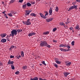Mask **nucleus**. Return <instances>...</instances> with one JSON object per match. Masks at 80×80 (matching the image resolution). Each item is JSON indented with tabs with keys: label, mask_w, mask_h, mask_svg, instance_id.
I'll return each instance as SVG.
<instances>
[{
	"label": "nucleus",
	"mask_w": 80,
	"mask_h": 80,
	"mask_svg": "<svg viewBox=\"0 0 80 80\" xmlns=\"http://www.w3.org/2000/svg\"><path fill=\"white\" fill-rule=\"evenodd\" d=\"M14 46H11V48H9V49L10 50H11V48H14Z\"/></svg>",
	"instance_id": "nucleus-38"
},
{
	"label": "nucleus",
	"mask_w": 80,
	"mask_h": 80,
	"mask_svg": "<svg viewBox=\"0 0 80 80\" xmlns=\"http://www.w3.org/2000/svg\"><path fill=\"white\" fill-rule=\"evenodd\" d=\"M75 43V41H72V42L71 44L72 46H74V44Z\"/></svg>",
	"instance_id": "nucleus-33"
},
{
	"label": "nucleus",
	"mask_w": 80,
	"mask_h": 80,
	"mask_svg": "<svg viewBox=\"0 0 80 80\" xmlns=\"http://www.w3.org/2000/svg\"><path fill=\"white\" fill-rule=\"evenodd\" d=\"M14 35H17V31L15 29H12L11 31V34H10L9 36H12L13 38L14 37Z\"/></svg>",
	"instance_id": "nucleus-1"
},
{
	"label": "nucleus",
	"mask_w": 80,
	"mask_h": 80,
	"mask_svg": "<svg viewBox=\"0 0 80 80\" xmlns=\"http://www.w3.org/2000/svg\"><path fill=\"white\" fill-rule=\"evenodd\" d=\"M2 65V62H0V66Z\"/></svg>",
	"instance_id": "nucleus-54"
},
{
	"label": "nucleus",
	"mask_w": 80,
	"mask_h": 80,
	"mask_svg": "<svg viewBox=\"0 0 80 80\" xmlns=\"http://www.w3.org/2000/svg\"><path fill=\"white\" fill-rule=\"evenodd\" d=\"M39 80H47V79H43L42 78H39Z\"/></svg>",
	"instance_id": "nucleus-43"
},
{
	"label": "nucleus",
	"mask_w": 80,
	"mask_h": 80,
	"mask_svg": "<svg viewBox=\"0 0 80 80\" xmlns=\"http://www.w3.org/2000/svg\"><path fill=\"white\" fill-rule=\"evenodd\" d=\"M42 18H47V17L46 16H44V15H43V16H42Z\"/></svg>",
	"instance_id": "nucleus-37"
},
{
	"label": "nucleus",
	"mask_w": 80,
	"mask_h": 80,
	"mask_svg": "<svg viewBox=\"0 0 80 80\" xmlns=\"http://www.w3.org/2000/svg\"><path fill=\"white\" fill-rule=\"evenodd\" d=\"M47 45H48L47 42H46L45 41H44L41 42L40 44V46L42 47H45V46H46Z\"/></svg>",
	"instance_id": "nucleus-2"
},
{
	"label": "nucleus",
	"mask_w": 80,
	"mask_h": 80,
	"mask_svg": "<svg viewBox=\"0 0 80 80\" xmlns=\"http://www.w3.org/2000/svg\"><path fill=\"white\" fill-rule=\"evenodd\" d=\"M57 30V28H54L53 29H52V31H53V32H55V31H56V30Z\"/></svg>",
	"instance_id": "nucleus-31"
},
{
	"label": "nucleus",
	"mask_w": 80,
	"mask_h": 80,
	"mask_svg": "<svg viewBox=\"0 0 80 80\" xmlns=\"http://www.w3.org/2000/svg\"><path fill=\"white\" fill-rule=\"evenodd\" d=\"M36 1H38V2H39V1H40V0H36Z\"/></svg>",
	"instance_id": "nucleus-59"
},
{
	"label": "nucleus",
	"mask_w": 80,
	"mask_h": 80,
	"mask_svg": "<svg viewBox=\"0 0 80 80\" xmlns=\"http://www.w3.org/2000/svg\"><path fill=\"white\" fill-rule=\"evenodd\" d=\"M77 2H80V0H76Z\"/></svg>",
	"instance_id": "nucleus-55"
},
{
	"label": "nucleus",
	"mask_w": 80,
	"mask_h": 80,
	"mask_svg": "<svg viewBox=\"0 0 80 80\" xmlns=\"http://www.w3.org/2000/svg\"><path fill=\"white\" fill-rule=\"evenodd\" d=\"M74 8H75V10H77L78 9L77 8V6H75V5H74L73 6L71 7L69 9L68 11H70V10H73V9H74Z\"/></svg>",
	"instance_id": "nucleus-4"
},
{
	"label": "nucleus",
	"mask_w": 80,
	"mask_h": 80,
	"mask_svg": "<svg viewBox=\"0 0 80 80\" xmlns=\"http://www.w3.org/2000/svg\"><path fill=\"white\" fill-rule=\"evenodd\" d=\"M15 74H16L17 75H18V74H20V72L18 71L15 72Z\"/></svg>",
	"instance_id": "nucleus-28"
},
{
	"label": "nucleus",
	"mask_w": 80,
	"mask_h": 80,
	"mask_svg": "<svg viewBox=\"0 0 80 80\" xmlns=\"http://www.w3.org/2000/svg\"><path fill=\"white\" fill-rule=\"evenodd\" d=\"M74 32V31H72V32Z\"/></svg>",
	"instance_id": "nucleus-61"
},
{
	"label": "nucleus",
	"mask_w": 80,
	"mask_h": 80,
	"mask_svg": "<svg viewBox=\"0 0 80 80\" xmlns=\"http://www.w3.org/2000/svg\"><path fill=\"white\" fill-rule=\"evenodd\" d=\"M53 20V18H50L48 19H47L46 20V21L48 22H51V21H52V20Z\"/></svg>",
	"instance_id": "nucleus-15"
},
{
	"label": "nucleus",
	"mask_w": 80,
	"mask_h": 80,
	"mask_svg": "<svg viewBox=\"0 0 80 80\" xmlns=\"http://www.w3.org/2000/svg\"><path fill=\"white\" fill-rule=\"evenodd\" d=\"M65 24L63 22H61L60 24V25H64Z\"/></svg>",
	"instance_id": "nucleus-36"
},
{
	"label": "nucleus",
	"mask_w": 80,
	"mask_h": 80,
	"mask_svg": "<svg viewBox=\"0 0 80 80\" xmlns=\"http://www.w3.org/2000/svg\"><path fill=\"white\" fill-rule=\"evenodd\" d=\"M60 50H61V51H63V52H66L65 50V49H63V48H60Z\"/></svg>",
	"instance_id": "nucleus-22"
},
{
	"label": "nucleus",
	"mask_w": 80,
	"mask_h": 80,
	"mask_svg": "<svg viewBox=\"0 0 80 80\" xmlns=\"http://www.w3.org/2000/svg\"><path fill=\"white\" fill-rule=\"evenodd\" d=\"M22 57H23L24 56V54L23 53V52L22 51L21 53Z\"/></svg>",
	"instance_id": "nucleus-30"
},
{
	"label": "nucleus",
	"mask_w": 80,
	"mask_h": 80,
	"mask_svg": "<svg viewBox=\"0 0 80 80\" xmlns=\"http://www.w3.org/2000/svg\"><path fill=\"white\" fill-rule=\"evenodd\" d=\"M56 62L57 63H58V64H60V63H61L59 61H57Z\"/></svg>",
	"instance_id": "nucleus-35"
},
{
	"label": "nucleus",
	"mask_w": 80,
	"mask_h": 80,
	"mask_svg": "<svg viewBox=\"0 0 80 80\" xmlns=\"http://www.w3.org/2000/svg\"><path fill=\"white\" fill-rule=\"evenodd\" d=\"M32 4L33 5L35 4V2H31Z\"/></svg>",
	"instance_id": "nucleus-50"
},
{
	"label": "nucleus",
	"mask_w": 80,
	"mask_h": 80,
	"mask_svg": "<svg viewBox=\"0 0 80 80\" xmlns=\"http://www.w3.org/2000/svg\"><path fill=\"white\" fill-rule=\"evenodd\" d=\"M10 58H14V56L12 55H11L10 56Z\"/></svg>",
	"instance_id": "nucleus-47"
},
{
	"label": "nucleus",
	"mask_w": 80,
	"mask_h": 80,
	"mask_svg": "<svg viewBox=\"0 0 80 80\" xmlns=\"http://www.w3.org/2000/svg\"><path fill=\"white\" fill-rule=\"evenodd\" d=\"M25 12H26L25 13V15L26 16H27V15H29V14H30V12L31 11L29 10H26Z\"/></svg>",
	"instance_id": "nucleus-5"
},
{
	"label": "nucleus",
	"mask_w": 80,
	"mask_h": 80,
	"mask_svg": "<svg viewBox=\"0 0 80 80\" xmlns=\"http://www.w3.org/2000/svg\"><path fill=\"white\" fill-rule=\"evenodd\" d=\"M15 2L14 0H11V2H10V3H13Z\"/></svg>",
	"instance_id": "nucleus-40"
},
{
	"label": "nucleus",
	"mask_w": 80,
	"mask_h": 80,
	"mask_svg": "<svg viewBox=\"0 0 80 80\" xmlns=\"http://www.w3.org/2000/svg\"><path fill=\"white\" fill-rule=\"evenodd\" d=\"M42 63L43 64V65H46V64H45V61H43L42 62Z\"/></svg>",
	"instance_id": "nucleus-44"
},
{
	"label": "nucleus",
	"mask_w": 80,
	"mask_h": 80,
	"mask_svg": "<svg viewBox=\"0 0 80 80\" xmlns=\"http://www.w3.org/2000/svg\"><path fill=\"white\" fill-rule=\"evenodd\" d=\"M70 19L68 18L67 19V22H65V24H67L68 23H70Z\"/></svg>",
	"instance_id": "nucleus-13"
},
{
	"label": "nucleus",
	"mask_w": 80,
	"mask_h": 80,
	"mask_svg": "<svg viewBox=\"0 0 80 80\" xmlns=\"http://www.w3.org/2000/svg\"><path fill=\"white\" fill-rule=\"evenodd\" d=\"M30 80H38V78L37 77H35L33 79L31 78Z\"/></svg>",
	"instance_id": "nucleus-12"
},
{
	"label": "nucleus",
	"mask_w": 80,
	"mask_h": 80,
	"mask_svg": "<svg viewBox=\"0 0 80 80\" xmlns=\"http://www.w3.org/2000/svg\"><path fill=\"white\" fill-rule=\"evenodd\" d=\"M16 57H17V58H18V59H19V58H21V55H19L18 56H16Z\"/></svg>",
	"instance_id": "nucleus-34"
},
{
	"label": "nucleus",
	"mask_w": 80,
	"mask_h": 80,
	"mask_svg": "<svg viewBox=\"0 0 80 80\" xmlns=\"http://www.w3.org/2000/svg\"><path fill=\"white\" fill-rule=\"evenodd\" d=\"M48 33H49V32L48 31L47 32H44L43 33V35H48Z\"/></svg>",
	"instance_id": "nucleus-20"
},
{
	"label": "nucleus",
	"mask_w": 80,
	"mask_h": 80,
	"mask_svg": "<svg viewBox=\"0 0 80 80\" xmlns=\"http://www.w3.org/2000/svg\"><path fill=\"white\" fill-rule=\"evenodd\" d=\"M31 16H33L34 17H36V14H35V13H32L31 14Z\"/></svg>",
	"instance_id": "nucleus-24"
},
{
	"label": "nucleus",
	"mask_w": 80,
	"mask_h": 80,
	"mask_svg": "<svg viewBox=\"0 0 80 80\" xmlns=\"http://www.w3.org/2000/svg\"><path fill=\"white\" fill-rule=\"evenodd\" d=\"M22 29H18V33H20V32H22Z\"/></svg>",
	"instance_id": "nucleus-25"
},
{
	"label": "nucleus",
	"mask_w": 80,
	"mask_h": 80,
	"mask_svg": "<svg viewBox=\"0 0 80 80\" xmlns=\"http://www.w3.org/2000/svg\"><path fill=\"white\" fill-rule=\"evenodd\" d=\"M53 42H55V43H57V40H53Z\"/></svg>",
	"instance_id": "nucleus-49"
},
{
	"label": "nucleus",
	"mask_w": 80,
	"mask_h": 80,
	"mask_svg": "<svg viewBox=\"0 0 80 80\" xmlns=\"http://www.w3.org/2000/svg\"><path fill=\"white\" fill-rule=\"evenodd\" d=\"M52 8H50V9H49V15H52Z\"/></svg>",
	"instance_id": "nucleus-10"
},
{
	"label": "nucleus",
	"mask_w": 80,
	"mask_h": 80,
	"mask_svg": "<svg viewBox=\"0 0 80 80\" xmlns=\"http://www.w3.org/2000/svg\"><path fill=\"white\" fill-rule=\"evenodd\" d=\"M7 35V34H1L0 35V36L2 38H4V37H5Z\"/></svg>",
	"instance_id": "nucleus-9"
},
{
	"label": "nucleus",
	"mask_w": 80,
	"mask_h": 80,
	"mask_svg": "<svg viewBox=\"0 0 80 80\" xmlns=\"http://www.w3.org/2000/svg\"><path fill=\"white\" fill-rule=\"evenodd\" d=\"M46 46L48 48H50V46L49 45L47 44Z\"/></svg>",
	"instance_id": "nucleus-39"
},
{
	"label": "nucleus",
	"mask_w": 80,
	"mask_h": 80,
	"mask_svg": "<svg viewBox=\"0 0 80 80\" xmlns=\"http://www.w3.org/2000/svg\"><path fill=\"white\" fill-rule=\"evenodd\" d=\"M11 68L12 70L15 69V67H14V65H11Z\"/></svg>",
	"instance_id": "nucleus-21"
},
{
	"label": "nucleus",
	"mask_w": 80,
	"mask_h": 80,
	"mask_svg": "<svg viewBox=\"0 0 80 80\" xmlns=\"http://www.w3.org/2000/svg\"><path fill=\"white\" fill-rule=\"evenodd\" d=\"M75 29L77 30H80V28H79V26L78 25L76 26L75 27Z\"/></svg>",
	"instance_id": "nucleus-16"
},
{
	"label": "nucleus",
	"mask_w": 80,
	"mask_h": 80,
	"mask_svg": "<svg viewBox=\"0 0 80 80\" xmlns=\"http://www.w3.org/2000/svg\"><path fill=\"white\" fill-rule=\"evenodd\" d=\"M40 65H41V66H42V64H40Z\"/></svg>",
	"instance_id": "nucleus-60"
},
{
	"label": "nucleus",
	"mask_w": 80,
	"mask_h": 80,
	"mask_svg": "<svg viewBox=\"0 0 80 80\" xmlns=\"http://www.w3.org/2000/svg\"><path fill=\"white\" fill-rule=\"evenodd\" d=\"M79 9H80V8H79Z\"/></svg>",
	"instance_id": "nucleus-62"
},
{
	"label": "nucleus",
	"mask_w": 80,
	"mask_h": 80,
	"mask_svg": "<svg viewBox=\"0 0 80 80\" xmlns=\"http://www.w3.org/2000/svg\"><path fill=\"white\" fill-rule=\"evenodd\" d=\"M8 64H9V65H13V63H14V62L13 61H11L10 60H9L8 62Z\"/></svg>",
	"instance_id": "nucleus-7"
},
{
	"label": "nucleus",
	"mask_w": 80,
	"mask_h": 80,
	"mask_svg": "<svg viewBox=\"0 0 80 80\" xmlns=\"http://www.w3.org/2000/svg\"><path fill=\"white\" fill-rule=\"evenodd\" d=\"M4 16L6 18H8V17L7 16V15L6 14H4Z\"/></svg>",
	"instance_id": "nucleus-42"
},
{
	"label": "nucleus",
	"mask_w": 80,
	"mask_h": 80,
	"mask_svg": "<svg viewBox=\"0 0 80 80\" xmlns=\"http://www.w3.org/2000/svg\"><path fill=\"white\" fill-rule=\"evenodd\" d=\"M54 66L56 67V68H57L58 67V65L57 64H54Z\"/></svg>",
	"instance_id": "nucleus-46"
},
{
	"label": "nucleus",
	"mask_w": 80,
	"mask_h": 80,
	"mask_svg": "<svg viewBox=\"0 0 80 80\" xmlns=\"http://www.w3.org/2000/svg\"><path fill=\"white\" fill-rule=\"evenodd\" d=\"M30 19H28L27 20V21L22 22L23 23L24 25H31V22H30Z\"/></svg>",
	"instance_id": "nucleus-3"
},
{
	"label": "nucleus",
	"mask_w": 80,
	"mask_h": 80,
	"mask_svg": "<svg viewBox=\"0 0 80 80\" xmlns=\"http://www.w3.org/2000/svg\"><path fill=\"white\" fill-rule=\"evenodd\" d=\"M69 29L71 30H73V28L71 27L69 28Z\"/></svg>",
	"instance_id": "nucleus-52"
},
{
	"label": "nucleus",
	"mask_w": 80,
	"mask_h": 80,
	"mask_svg": "<svg viewBox=\"0 0 80 80\" xmlns=\"http://www.w3.org/2000/svg\"><path fill=\"white\" fill-rule=\"evenodd\" d=\"M27 66H24L23 67H22V69H23V70H26V69H27Z\"/></svg>",
	"instance_id": "nucleus-23"
},
{
	"label": "nucleus",
	"mask_w": 80,
	"mask_h": 80,
	"mask_svg": "<svg viewBox=\"0 0 80 80\" xmlns=\"http://www.w3.org/2000/svg\"><path fill=\"white\" fill-rule=\"evenodd\" d=\"M69 74H70V73L69 72H64V77H67L68 75H69Z\"/></svg>",
	"instance_id": "nucleus-8"
},
{
	"label": "nucleus",
	"mask_w": 80,
	"mask_h": 80,
	"mask_svg": "<svg viewBox=\"0 0 80 80\" xmlns=\"http://www.w3.org/2000/svg\"><path fill=\"white\" fill-rule=\"evenodd\" d=\"M35 32H31L28 34V36H29V37H30V36H32V35H35Z\"/></svg>",
	"instance_id": "nucleus-11"
},
{
	"label": "nucleus",
	"mask_w": 80,
	"mask_h": 80,
	"mask_svg": "<svg viewBox=\"0 0 80 80\" xmlns=\"http://www.w3.org/2000/svg\"><path fill=\"white\" fill-rule=\"evenodd\" d=\"M11 12L12 15H15V14H17V12L16 11L11 10Z\"/></svg>",
	"instance_id": "nucleus-6"
},
{
	"label": "nucleus",
	"mask_w": 80,
	"mask_h": 80,
	"mask_svg": "<svg viewBox=\"0 0 80 80\" xmlns=\"http://www.w3.org/2000/svg\"><path fill=\"white\" fill-rule=\"evenodd\" d=\"M68 51H70V49H68Z\"/></svg>",
	"instance_id": "nucleus-58"
},
{
	"label": "nucleus",
	"mask_w": 80,
	"mask_h": 80,
	"mask_svg": "<svg viewBox=\"0 0 80 80\" xmlns=\"http://www.w3.org/2000/svg\"><path fill=\"white\" fill-rule=\"evenodd\" d=\"M40 16L41 17H42V16L43 15V14H42V13H40Z\"/></svg>",
	"instance_id": "nucleus-45"
},
{
	"label": "nucleus",
	"mask_w": 80,
	"mask_h": 80,
	"mask_svg": "<svg viewBox=\"0 0 80 80\" xmlns=\"http://www.w3.org/2000/svg\"><path fill=\"white\" fill-rule=\"evenodd\" d=\"M65 51H66V52H68V49H65Z\"/></svg>",
	"instance_id": "nucleus-56"
},
{
	"label": "nucleus",
	"mask_w": 80,
	"mask_h": 80,
	"mask_svg": "<svg viewBox=\"0 0 80 80\" xmlns=\"http://www.w3.org/2000/svg\"><path fill=\"white\" fill-rule=\"evenodd\" d=\"M2 4H3L4 3V2L2 1Z\"/></svg>",
	"instance_id": "nucleus-57"
},
{
	"label": "nucleus",
	"mask_w": 80,
	"mask_h": 80,
	"mask_svg": "<svg viewBox=\"0 0 80 80\" xmlns=\"http://www.w3.org/2000/svg\"><path fill=\"white\" fill-rule=\"evenodd\" d=\"M5 12H6V11H4L2 12V13H3V14H5Z\"/></svg>",
	"instance_id": "nucleus-53"
},
{
	"label": "nucleus",
	"mask_w": 80,
	"mask_h": 80,
	"mask_svg": "<svg viewBox=\"0 0 80 80\" xmlns=\"http://www.w3.org/2000/svg\"><path fill=\"white\" fill-rule=\"evenodd\" d=\"M23 1V0H19V2L20 3H21V2H22Z\"/></svg>",
	"instance_id": "nucleus-48"
},
{
	"label": "nucleus",
	"mask_w": 80,
	"mask_h": 80,
	"mask_svg": "<svg viewBox=\"0 0 80 80\" xmlns=\"http://www.w3.org/2000/svg\"><path fill=\"white\" fill-rule=\"evenodd\" d=\"M8 15H9V17H12V16H13V15H12V13H10L8 14Z\"/></svg>",
	"instance_id": "nucleus-32"
},
{
	"label": "nucleus",
	"mask_w": 80,
	"mask_h": 80,
	"mask_svg": "<svg viewBox=\"0 0 80 80\" xmlns=\"http://www.w3.org/2000/svg\"><path fill=\"white\" fill-rule=\"evenodd\" d=\"M66 47V45L63 44H61L59 45L60 48L61 47Z\"/></svg>",
	"instance_id": "nucleus-14"
},
{
	"label": "nucleus",
	"mask_w": 80,
	"mask_h": 80,
	"mask_svg": "<svg viewBox=\"0 0 80 80\" xmlns=\"http://www.w3.org/2000/svg\"><path fill=\"white\" fill-rule=\"evenodd\" d=\"M7 41V40L6 39H2L1 40V42H2L3 43H4V42H6Z\"/></svg>",
	"instance_id": "nucleus-18"
},
{
	"label": "nucleus",
	"mask_w": 80,
	"mask_h": 80,
	"mask_svg": "<svg viewBox=\"0 0 80 80\" xmlns=\"http://www.w3.org/2000/svg\"><path fill=\"white\" fill-rule=\"evenodd\" d=\"M55 60H56V61H58V58H56L55 59Z\"/></svg>",
	"instance_id": "nucleus-51"
},
{
	"label": "nucleus",
	"mask_w": 80,
	"mask_h": 80,
	"mask_svg": "<svg viewBox=\"0 0 80 80\" xmlns=\"http://www.w3.org/2000/svg\"><path fill=\"white\" fill-rule=\"evenodd\" d=\"M22 7L23 8H25L26 7H27V4H24L22 6Z\"/></svg>",
	"instance_id": "nucleus-17"
},
{
	"label": "nucleus",
	"mask_w": 80,
	"mask_h": 80,
	"mask_svg": "<svg viewBox=\"0 0 80 80\" xmlns=\"http://www.w3.org/2000/svg\"><path fill=\"white\" fill-rule=\"evenodd\" d=\"M55 11L56 12H58V7H56Z\"/></svg>",
	"instance_id": "nucleus-26"
},
{
	"label": "nucleus",
	"mask_w": 80,
	"mask_h": 80,
	"mask_svg": "<svg viewBox=\"0 0 80 80\" xmlns=\"http://www.w3.org/2000/svg\"><path fill=\"white\" fill-rule=\"evenodd\" d=\"M71 62H70L69 63H66V65H67V66H68V65H71Z\"/></svg>",
	"instance_id": "nucleus-29"
},
{
	"label": "nucleus",
	"mask_w": 80,
	"mask_h": 80,
	"mask_svg": "<svg viewBox=\"0 0 80 80\" xmlns=\"http://www.w3.org/2000/svg\"><path fill=\"white\" fill-rule=\"evenodd\" d=\"M26 5L28 7H31V6H32V4L30 3V2H27Z\"/></svg>",
	"instance_id": "nucleus-19"
},
{
	"label": "nucleus",
	"mask_w": 80,
	"mask_h": 80,
	"mask_svg": "<svg viewBox=\"0 0 80 80\" xmlns=\"http://www.w3.org/2000/svg\"><path fill=\"white\" fill-rule=\"evenodd\" d=\"M66 47H67L68 48H70L71 47L70 46L66 45Z\"/></svg>",
	"instance_id": "nucleus-41"
},
{
	"label": "nucleus",
	"mask_w": 80,
	"mask_h": 80,
	"mask_svg": "<svg viewBox=\"0 0 80 80\" xmlns=\"http://www.w3.org/2000/svg\"><path fill=\"white\" fill-rule=\"evenodd\" d=\"M44 12L46 13V14H45V16H47L48 15V12L47 11H44Z\"/></svg>",
	"instance_id": "nucleus-27"
}]
</instances>
